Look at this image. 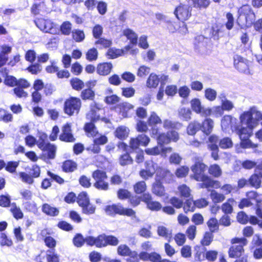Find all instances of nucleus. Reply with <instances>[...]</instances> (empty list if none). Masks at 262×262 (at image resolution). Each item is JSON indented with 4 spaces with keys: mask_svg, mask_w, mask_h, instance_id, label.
I'll use <instances>...</instances> for the list:
<instances>
[{
    "mask_svg": "<svg viewBox=\"0 0 262 262\" xmlns=\"http://www.w3.org/2000/svg\"><path fill=\"white\" fill-rule=\"evenodd\" d=\"M199 187L202 188H208L209 187H212L214 188H218L221 187L220 182L218 181L211 180L209 177L204 183H199Z\"/></svg>",
    "mask_w": 262,
    "mask_h": 262,
    "instance_id": "24",
    "label": "nucleus"
},
{
    "mask_svg": "<svg viewBox=\"0 0 262 262\" xmlns=\"http://www.w3.org/2000/svg\"><path fill=\"white\" fill-rule=\"evenodd\" d=\"M41 210L44 213L51 216H57L59 213L58 208L52 207L47 203L42 205Z\"/></svg>",
    "mask_w": 262,
    "mask_h": 262,
    "instance_id": "21",
    "label": "nucleus"
},
{
    "mask_svg": "<svg viewBox=\"0 0 262 262\" xmlns=\"http://www.w3.org/2000/svg\"><path fill=\"white\" fill-rule=\"evenodd\" d=\"M96 81H90L86 83L88 89L83 91V99H92L95 96L94 92L92 89L96 85Z\"/></svg>",
    "mask_w": 262,
    "mask_h": 262,
    "instance_id": "18",
    "label": "nucleus"
},
{
    "mask_svg": "<svg viewBox=\"0 0 262 262\" xmlns=\"http://www.w3.org/2000/svg\"><path fill=\"white\" fill-rule=\"evenodd\" d=\"M239 17L237 21L242 18L246 20V25L248 27L251 26L254 23L255 19V15L249 5H244L241 7L238 11Z\"/></svg>",
    "mask_w": 262,
    "mask_h": 262,
    "instance_id": "4",
    "label": "nucleus"
},
{
    "mask_svg": "<svg viewBox=\"0 0 262 262\" xmlns=\"http://www.w3.org/2000/svg\"><path fill=\"white\" fill-rule=\"evenodd\" d=\"M97 9L100 14L104 15L107 12V5L104 2H98L97 3Z\"/></svg>",
    "mask_w": 262,
    "mask_h": 262,
    "instance_id": "63",
    "label": "nucleus"
},
{
    "mask_svg": "<svg viewBox=\"0 0 262 262\" xmlns=\"http://www.w3.org/2000/svg\"><path fill=\"white\" fill-rule=\"evenodd\" d=\"M192 8L185 5H181L177 7L174 12L177 18L182 21L187 20L191 15Z\"/></svg>",
    "mask_w": 262,
    "mask_h": 262,
    "instance_id": "7",
    "label": "nucleus"
},
{
    "mask_svg": "<svg viewBox=\"0 0 262 262\" xmlns=\"http://www.w3.org/2000/svg\"><path fill=\"white\" fill-rule=\"evenodd\" d=\"M95 210V207L90 204L86 193L83 191V213L92 214Z\"/></svg>",
    "mask_w": 262,
    "mask_h": 262,
    "instance_id": "16",
    "label": "nucleus"
},
{
    "mask_svg": "<svg viewBox=\"0 0 262 262\" xmlns=\"http://www.w3.org/2000/svg\"><path fill=\"white\" fill-rule=\"evenodd\" d=\"M18 165L19 162L10 161L8 162L5 166V169L11 173H13L15 171Z\"/></svg>",
    "mask_w": 262,
    "mask_h": 262,
    "instance_id": "64",
    "label": "nucleus"
},
{
    "mask_svg": "<svg viewBox=\"0 0 262 262\" xmlns=\"http://www.w3.org/2000/svg\"><path fill=\"white\" fill-rule=\"evenodd\" d=\"M216 96L217 92L214 89L207 88L205 90V97L209 101H214L216 99Z\"/></svg>",
    "mask_w": 262,
    "mask_h": 262,
    "instance_id": "48",
    "label": "nucleus"
},
{
    "mask_svg": "<svg viewBox=\"0 0 262 262\" xmlns=\"http://www.w3.org/2000/svg\"><path fill=\"white\" fill-rule=\"evenodd\" d=\"M98 52L96 49H90L86 54V58L89 61L95 60L97 58Z\"/></svg>",
    "mask_w": 262,
    "mask_h": 262,
    "instance_id": "62",
    "label": "nucleus"
},
{
    "mask_svg": "<svg viewBox=\"0 0 262 262\" xmlns=\"http://www.w3.org/2000/svg\"><path fill=\"white\" fill-rule=\"evenodd\" d=\"M223 28L224 26L220 24H214L211 29V37L214 39H218Z\"/></svg>",
    "mask_w": 262,
    "mask_h": 262,
    "instance_id": "33",
    "label": "nucleus"
},
{
    "mask_svg": "<svg viewBox=\"0 0 262 262\" xmlns=\"http://www.w3.org/2000/svg\"><path fill=\"white\" fill-rule=\"evenodd\" d=\"M213 232H206L204 236L203 239L201 241V243L203 246H208L212 241L213 238Z\"/></svg>",
    "mask_w": 262,
    "mask_h": 262,
    "instance_id": "58",
    "label": "nucleus"
},
{
    "mask_svg": "<svg viewBox=\"0 0 262 262\" xmlns=\"http://www.w3.org/2000/svg\"><path fill=\"white\" fill-rule=\"evenodd\" d=\"M236 204V202L233 199H229L228 201L222 204L221 209L226 214H231L233 212V206Z\"/></svg>",
    "mask_w": 262,
    "mask_h": 262,
    "instance_id": "23",
    "label": "nucleus"
},
{
    "mask_svg": "<svg viewBox=\"0 0 262 262\" xmlns=\"http://www.w3.org/2000/svg\"><path fill=\"white\" fill-rule=\"evenodd\" d=\"M145 169L140 171V176L145 179L151 177L154 174L157 172V164L152 161H147L145 163Z\"/></svg>",
    "mask_w": 262,
    "mask_h": 262,
    "instance_id": "9",
    "label": "nucleus"
},
{
    "mask_svg": "<svg viewBox=\"0 0 262 262\" xmlns=\"http://www.w3.org/2000/svg\"><path fill=\"white\" fill-rule=\"evenodd\" d=\"M195 208L194 202L191 200H186L183 206V209L186 213L189 211L193 212Z\"/></svg>",
    "mask_w": 262,
    "mask_h": 262,
    "instance_id": "55",
    "label": "nucleus"
},
{
    "mask_svg": "<svg viewBox=\"0 0 262 262\" xmlns=\"http://www.w3.org/2000/svg\"><path fill=\"white\" fill-rule=\"evenodd\" d=\"M213 127V121L210 118H206L201 124V130L205 135H209L212 132Z\"/></svg>",
    "mask_w": 262,
    "mask_h": 262,
    "instance_id": "17",
    "label": "nucleus"
},
{
    "mask_svg": "<svg viewBox=\"0 0 262 262\" xmlns=\"http://www.w3.org/2000/svg\"><path fill=\"white\" fill-rule=\"evenodd\" d=\"M191 108L193 112L200 115L202 117H206V115L209 113L207 110V107L202 105L201 100L199 98H194L190 101Z\"/></svg>",
    "mask_w": 262,
    "mask_h": 262,
    "instance_id": "11",
    "label": "nucleus"
},
{
    "mask_svg": "<svg viewBox=\"0 0 262 262\" xmlns=\"http://www.w3.org/2000/svg\"><path fill=\"white\" fill-rule=\"evenodd\" d=\"M150 141L149 138L142 134L138 136L136 138H132L130 141V147L132 149H136L140 145L146 146Z\"/></svg>",
    "mask_w": 262,
    "mask_h": 262,
    "instance_id": "10",
    "label": "nucleus"
},
{
    "mask_svg": "<svg viewBox=\"0 0 262 262\" xmlns=\"http://www.w3.org/2000/svg\"><path fill=\"white\" fill-rule=\"evenodd\" d=\"M231 243L239 244V245H233L229 249L228 254L230 258H237L244 254L243 247L248 244L247 239L245 237H235L231 240Z\"/></svg>",
    "mask_w": 262,
    "mask_h": 262,
    "instance_id": "3",
    "label": "nucleus"
},
{
    "mask_svg": "<svg viewBox=\"0 0 262 262\" xmlns=\"http://www.w3.org/2000/svg\"><path fill=\"white\" fill-rule=\"evenodd\" d=\"M241 139V146L243 148H255L257 147V144H254L249 140V138Z\"/></svg>",
    "mask_w": 262,
    "mask_h": 262,
    "instance_id": "44",
    "label": "nucleus"
},
{
    "mask_svg": "<svg viewBox=\"0 0 262 262\" xmlns=\"http://www.w3.org/2000/svg\"><path fill=\"white\" fill-rule=\"evenodd\" d=\"M72 30V24L70 21H64L60 27V30L62 34L64 35H69Z\"/></svg>",
    "mask_w": 262,
    "mask_h": 262,
    "instance_id": "41",
    "label": "nucleus"
},
{
    "mask_svg": "<svg viewBox=\"0 0 262 262\" xmlns=\"http://www.w3.org/2000/svg\"><path fill=\"white\" fill-rule=\"evenodd\" d=\"M48 262H59V256L53 250H48L46 255Z\"/></svg>",
    "mask_w": 262,
    "mask_h": 262,
    "instance_id": "53",
    "label": "nucleus"
},
{
    "mask_svg": "<svg viewBox=\"0 0 262 262\" xmlns=\"http://www.w3.org/2000/svg\"><path fill=\"white\" fill-rule=\"evenodd\" d=\"M209 172L215 177H219L222 174V170L218 165L214 164L210 167Z\"/></svg>",
    "mask_w": 262,
    "mask_h": 262,
    "instance_id": "57",
    "label": "nucleus"
},
{
    "mask_svg": "<svg viewBox=\"0 0 262 262\" xmlns=\"http://www.w3.org/2000/svg\"><path fill=\"white\" fill-rule=\"evenodd\" d=\"M59 138L61 141L67 142H73L75 141L69 124L67 123L62 127V133L60 135Z\"/></svg>",
    "mask_w": 262,
    "mask_h": 262,
    "instance_id": "13",
    "label": "nucleus"
},
{
    "mask_svg": "<svg viewBox=\"0 0 262 262\" xmlns=\"http://www.w3.org/2000/svg\"><path fill=\"white\" fill-rule=\"evenodd\" d=\"M121 210V206L113 205L112 206H107L105 209V212L109 215H112L115 213L120 214Z\"/></svg>",
    "mask_w": 262,
    "mask_h": 262,
    "instance_id": "50",
    "label": "nucleus"
},
{
    "mask_svg": "<svg viewBox=\"0 0 262 262\" xmlns=\"http://www.w3.org/2000/svg\"><path fill=\"white\" fill-rule=\"evenodd\" d=\"M113 66L111 63L104 62L98 65L97 72L100 75H107L112 70Z\"/></svg>",
    "mask_w": 262,
    "mask_h": 262,
    "instance_id": "19",
    "label": "nucleus"
},
{
    "mask_svg": "<svg viewBox=\"0 0 262 262\" xmlns=\"http://www.w3.org/2000/svg\"><path fill=\"white\" fill-rule=\"evenodd\" d=\"M262 119V113L253 107L247 112L243 113L240 116V123L238 125L231 126V129L240 139L249 138L252 134V130L258 125V122L254 120Z\"/></svg>",
    "mask_w": 262,
    "mask_h": 262,
    "instance_id": "1",
    "label": "nucleus"
},
{
    "mask_svg": "<svg viewBox=\"0 0 262 262\" xmlns=\"http://www.w3.org/2000/svg\"><path fill=\"white\" fill-rule=\"evenodd\" d=\"M157 232L159 236L168 239L169 242L172 238L171 231L163 226H159L158 227Z\"/></svg>",
    "mask_w": 262,
    "mask_h": 262,
    "instance_id": "30",
    "label": "nucleus"
},
{
    "mask_svg": "<svg viewBox=\"0 0 262 262\" xmlns=\"http://www.w3.org/2000/svg\"><path fill=\"white\" fill-rule=\"evenodd\" d=\"M249 182L251 186L257 189L261 186V180L255 173L252 174L249 179Z\"/></svg>",
    "mask_w": 262,
    "mask_h": 262,
    "instance_id": "40",
    "label": "nucleus"
},
{
    "mask_svg": "<svg viewBox=\"0 0 262 262\" xmlns=\"http://www.w3.org/2000/svg\"><path fill=\"white\" fill-rule=\"evenodd\" d=\"M210 198L215 203H220L223 201L225 199L224 194L219 193L214 190H211Z\"/></svg>",
    "mask_w": 262,
    "mask_h": 262,
    "instance_id": "42",
    "label": "nucleus"
},
{
    "mask_svg": "<svg viewBox=\"0 0 262 262\" xmlns=\"http://www.w3.org/2000/svg\"><path fill=\"white\" fill-rule=\"evenodd\" d=\"M207 110L209 113L206 115V117L212 115L215 117H219L223 115L224 111L222 106H213L212 108L207 107Z\"/></svg>",
    "mask_w": 262,
    "mask_h": 262,
    "instance_id": "34",
    "label": "nucleus"
},
{
    "mask_svg": "<svg viewBox=\"0 0 262 262\" xmlns=\"http://www.w3.org/2000/svg\"><path fill=\"white\" fill-rule=\"evenodd\" d=\"M234 67L240 72L248 74L250 73L248 60L238 55L233 57Z\"/></svg>",
    "mask_w": 262,
    "mask_h": 262,
    "instance_id": "8",
    "label": "nucleus"
},
{
    "mask_svg": "<svg viewBox=\"0 0 262 262\" xmlns=\"http://www.w3.org/2000/svg\"><path fill=\"white\" fill-rule=\"evenodd\" d=\"M81 106L80 99L72 97L67 99L64 103V112L69 116L78 113Z\"/></svg>",
    "mask_w": 262,
    "mask_h": 262,
    "instance_id": "5",
    "label": "nucleus"
},
{
    "mask_svg": "<svg viewBox=\"0 0 262 262\" xmlns=\"http://www.w3.org/2000/svg\"><path fill=\"white\" fill-rule=\"evenodd\" d=\"M76 163L71 160H67L63 163L62 168L63 171L65 172H72L76 169Z\"/></svg>",
    "mask_w": 262,
    "mask_h": 262,
    "instance_id": "38",
    "label": "nucleus"
},
{
    "mask_svg": "<svg viewBox=\"0 0 262 262\" xmlns=\"http://www.w3.org/2000/svg\"><path fill=\"white\" fill-rule=\"evenodd\" d=\"M133 159L127 153L121 155L119 158V163L121 166L131 164L133 163Z\"/></svg>",
    "mask_w": 262,
    "mask_h": 262,
    "instance_id": "43",
    "label": "nucleus"
},
{
    "mask_svg": "<svg viewBox=\"0 0 262 262\" xmlns=\"http://www.w3.org/2000/svg\"><path fill=\"white\" fill-rule=\"evenodd\" d=\"M48 147L45 149L43 151L47 152V157L49 159H53L55 158L56 155V147L55 145L48 143Z\"/></svg>",
    "mask_w": 262,
    "mask_h": 262,
    "instance_id": "47",
    "label": "nucleus"
},
{
    "mask_svg": "<svg viewBox=\"0 0 262 262\" xmlns=\"http://www.w3.org/2000/svg\"><path fill=\"white\" fill-rule=\"evenodd\" d=\"M124 54V50L123 49H116L115 48H110L106 53L108 58L115 59Z\"/></svg>",
    "mask_w": 262,
    "mask_h": 262,
    "instance_id": "28",
    "label": "nucleus"
},
{
    "mask_svg": "<svg viewBox=\"0 0 262 262\" xmlns=\"http://www.w3.org/2000/svg\"><path fill=\"white\" fill-rule=\"evenodd\" d=\"M17 79L11 75H7L4 79V83L7 86L13 87L17 85Z\"/></svg>",
    "mask_w": 262,
    "mask_h": 262,
    "instance_id": "59",
    "label": "nucleus"
},
{
    "mask_svg": "<svg viewBox=\"0 0 262 262\" xmlns=\"http://www.w3.org/2000/svg\"><path fill=\"white\" fill-rule=\"evenodd\" d=\"M199 130H201V124L196 121L189 123L187 128V133L190 135H195Z\"/></svg>",
    "mask_w": 262,
    "mask_h": 262,
    "instance_id": "35",
    "label": "nucleus"
},
{
    "mask_svg": "<svg viewBox=\"0 0 262 262\" xmlns=\"http://www.w3.org/2000/svg\"><path fill=\"white\" fill-rule=\"evenodd\" d=\"M194 5L195 7L206 8L209 5V0H188Z\"/></svg>",
    "mask_w": 262,
    "mask_h": 262,
    "instance_id": "52",
    "label": "nucleus"
},
{
    "mask_svg": "<svg viewBox=\"0 0 262 262\" xmlns=\"http://www.w3.org/2000/svg\"><path fill=\"white\" fill-rule=\"evenodd\" d=\"M90 110L86 114V119L90 121L86 123L83 129L88 137H95L98 132L94 123L100 119V111L102 110V105L95 102H92L90 105Z\"/></svg>",
    "mask_w": 262,
    "mask_h": 262,
    "instance_id": "2",
    "label": "nucleus"
},
{
    "mask_svg": "<svg viewBox=\"0 0 262 262\" xmlns=\"http://www.w3.org/2000/svg\"><path fill=\"white\" fill-rule=\"evenodd\" d=\"M207 226L209 227L210 231L211 232H215L219 229V223L218 221L215 218H211L207 222Z\"/></svg>",
    "mask_w": 262,
    "mask_h": 262,
    "instance_id": "54",
    "label": "nucleus"
},
{
    "mask_svg": "<svg viewBox=\"0 0 262 262\" xmlns=\"http://www.w3.org/2000/svg\"><path fill=\"white\" fill-rule=\"evenodd\" d=\"M45 33H49L52 34H55L57 33V26L50 19H46V26H45V29L43 31Z\"/></svg>",
    "mask_w": 262,
    "mask_h": 262,
    "instance_id": "29",
    "label": "nucleus"
},
{
    "mask_svg": "<svg viewBox=\"0 0 262 262\" xmlns=\"http://www.w3.org/2000/svg\"><path fill=\"white\" fill-rule=\"evenodd\" d=\"M147 122L150 126L157 125V124L162 123V120L155 112H152L148 119Z\"/></svg>",
    "mask_w": 262,
    "mask_h": 262,
    "instance_id": "39",
    "label": "nucleus"
},
{
    "mask_svg": "<svg viewBox=\"0 0 262 262\" xmlns=\"http://www.w3.org/2000/svg\"><path fill=\"white\" fill-rule=\"evenodd\" d=\"M159 81L158 76L154 73H151L147 80L146 85L149 88H155L159 84Z\"/></svg>",
    "mask_w": 262,
    "mask_h": 262,
    "instance_id": "27",
    "label": "nucleus"
},
{
    "mask_svg": "<svg viewBox=\"0 0 262 262\" xmlns=\"http://www.w3.org/2000/svg\"><path fill=\"white\" fill-rule=\"evenodd\" d=\"M178 191L181 197L188 198L190 195V189L185 184H182L178 187Z\"/></svg>",
    "mask_w": 262,
    "mask_h": 262,
    "instance_id": "45",
    "label": "nucleus"
},
{
    "mask_svg": "<svg viewBox=\"0 0 262 262\" xmlns=\"http://www.w3.org/2000/svg\"><path fill=\"white\" fill-rule=\"evenodd\" d=\"M233 143L231 139L228 137H225L220 140L219 146L223 149L230 148L232 146Z\"/></svg>",
    "mask_w": 262,
    "mask_h": 262,
    "instance_id": "51",
    "label": "nucleus"
},
{
    "mask_svg": "<svg viewBox=\"0 0 262 262\" xmlns=\"http://www.w3.org/2000/svg\"><path fill=\"white\" fill-rule=\"evenodd\" d=\"M129 133V129L125 126H121L118 127L116 131V136L121 140L125 139Z\"/></svg>",
    "mask_w": 262,
    "mask_h": 262,
    "instance_id": "31",
    "label": "nucleus"
},
{
    "mask_svg": "<svg viewBox=\"0 0 262 262\" xmlns=\"http://www.w3.org/2000/svg\"><path fill=\"white\" fill-rule=\"evenodd\" d=\"M172 151L171 147H166L164 146H158L152 148H148L145 150V152L149 155L156 156L161 155L163 157H166V154Z\"/></svg>",
    "mask_w": 262,
    "mask_h": 262,
    "instance_id": "12",
    "label": "nucleus"
},
{
    "mask_svg": "<svg viewBox=\"0 0 262 262\" xmlns=\"http://www.w3.org/2000/svg\"><path fill=\"white\" fill-rule=\"evenodd\" d=\"M159 145L164 146V144H168L170 142L169 136L168 133H162L157 138Z\"/></svg>",
    "mask_w": 262,
    "mask_h": 262,
    "instance_id": "46",
    "label": "nucleus"
},
{
    "mask_svg": "<svg viewBox=\"0 0 262 262\" xmlns=\"http://www.w3.org/2000/svg\"><path fill=\"white\" fill-rule=\"evenodd\" d=\"M157 175L166 183H170L173 178V174L169 170L163 168H159L157 169Z\"/></svg>",
    "mask_w": 262,
    "mask_h": 262,
    "instance_id": "15",
    "label": "nucleus"
},
{
    "mask_svg": "<svg viewBox=\"0 0 262 262\" xmlns=\"http://www.w3.org/2000/svg\"><path fill=\"white\" fill-rule=\"evenodd\" d=\"M152 191L153 193L160 196H163L165 193L164 187L160 182H156L153 184Z\"/></svg>",
    "mask_w": 262,
    "mask_h": 262,
    "instance_id": "36",
    "label": "nucleus"
},
{
    "mask_svg": "<svg viewBox=\"0 0 262 262\" xmlns=\"http://www.w3.org/2000/svg\"><path fill=\"white\" fill-rule=\"evenodd\" d=\"M93 177L95 181L104 180L106 179L105 172L100 170H97L93 173Z\"/></svg>",
    "mask_w": 262,
    "mask_h": 262,
    "instance_id": "60",
    "label": "nucleus"
},
{
    "mask_svg": "<svg viewBox=\"0 0 262 262\" xmlns=\"http://www.w3.org/2000/svg\"><path fill=\"white\" fill-rule=\"evenodd\" d=\"M118 253L122 256H129L131 257H136L138 254L135 251H132L129 248L125 245H120L118 248Z\"/></svg>",
    "mask_w": 262,
    "mask_h": 262,
    "instance_id": "20",
    "label": "nucleus"
},
{
    "mask_svg": "<svg viewBox=\"0 0 262 262\" xmlns=\"http://www.w3.org/2000/svg\"><path fill=\"white\" fill-rule=\"evenodd\" d=\"M146 189V183L144 181H140L134 185L135 192L137 194L144 192Z\"/></svg>",
    "mask_w": 262,
    "mask_h": 262,
    "instance_id": "56",
    "label": "nucleus"
},
{
    "mask_svg": "<svg viewBox=\"0 0 262 262\" xmlns=\"http://www.w3.org/2000/svg\"><path fill=\"white\" fill-rule=\"evenodd\" d=\"M206 165L200 162H196L191 167V170L193 173V178L197 181H201L202 183L208 178V176L205 174Z\"/></svg>",
    "mask_w": 262,
    "mask_h": 262,
    "instance_id": "6",
    "label": "nucleus"
},
{
    "mask_svg": "<svg viewBox=\"0 0 262 262\" xmlns=\"http://www.w3.org/2000/svg\"><path fill=\"white\" fill-rule=\"evenodd\" d=\"M179 117L183 121H188L191 119V111L189 108L182 107L179 111Z\"/></svg>",
    "mask_w": 262,
    "mask_h": 262,
    "instance_id": "32",
    "label": "nucleus"
},
{
    "mask_svg": "<svg viewBox=\"0 0 262 262\" xmlns=\"http://www.w3.org/2000/svg\"><path fill=\"white\" fill-rule=\"evenodd\" d=\"M123 35L125 36L127 38L130 40V42L133 45H136L138 42V35L132 29H126L123 32Z\"/></svg>",
    "mask_w": 262,
    "mask_h": 262,
    "instance_id": "25",
    "label": "nucleus"
},
{
    "mask_svg": "<svg viewBox=\"0 0 262 262\" xmlns=\"http://www.w3.org/2000/svg\"><path fill=\"white\" fill-rule=\"evenodd\" d=\"M133 108V106L127 102H123L118 104L116 106V111L123 117H128V114L130 110Z\"/></svg>",
    "mask_w": 262,
    "mask_h": 262,
    "instance_id": "14",
    "label": "nucleus"
},
{
    "mask_svg": "<svg viewBox=\"0 0 262 262\" xmlns=\"http://www.w3.org/2000/svg\"><path fill=\"white\" fill-rule=\"evenodd\" d=\"M102 239L103 238L101 235L96 238H94L93 236H88L85 238L83 237V244L86 243L89 246L95 245L97 247L100 248L102 247V245L101 242Z\"/></svg>",
    "mask_w": 262,
    "mask_h": 262,
    "instance_id": "22",
    "label": "nucleus"
},
{
    "mask_svg": "<svg viewBox=\"0 0 262 262\" xmlns=\"http://www.w3.org/2000/svg\"><path fill=\"white\" fill-rule=\"evenodd\" d=\"M233 118L231 116H225L221 121V126L223 128L226 129L229 127L230 125L232 126L231 123L232 122Z\"/></svg>",
    "mask_w": 262,
    "mask_h": 262,
    "instance_id": "61",
    "label": "nucleus"
},
{
    "mask_svg": "<svg viewBox=\"0 0 262 262\" xmlns=\"http://www.w3.org/2000/svg\"><path fill=\"white\" fill-rule=\"evenodd\" d=\"M24 208L29 212L35 213L37 210L36 203L34 201H27L23 202Z\"/></svg>",
    "mask_w": 262,
    "mask_h": 262,
    "instance_id": "37",
    "label": "nucleus"
},
{
    "mask_svg": "<svg viewBox=\"0 0 262 262\" xmlns=\"http://www.w3.org/2000/svg\"><path fill=\"white\" fill-rule=\"evenodd\" d=\"M102 238L101 242L102 243V247L106 246L107 244L116 246L118 244V239L112 235L106 236L105 235H101Z\"/></svg>",
    "mask_w": 262,
    "mask_h": 262,
    "instance_id": "26",
    "label": "nucleus"
},
{
    "mask_svg": "<svg viewBox=\"0 0 262 262\" xmlns=\"http://www.w3.org/2000/svg\"><path fill=\"white\" fill-rule=\"evenodd\" d=\"M180 125L179 123L169 119H165L163 122V127L167 129L177 128L179 126H180Z\"/></svg>",
    "mask_w": 262,
    "mask_h": 262,
    "instance_id": "49",
    "label": "nucleus"
}]
</instances>
